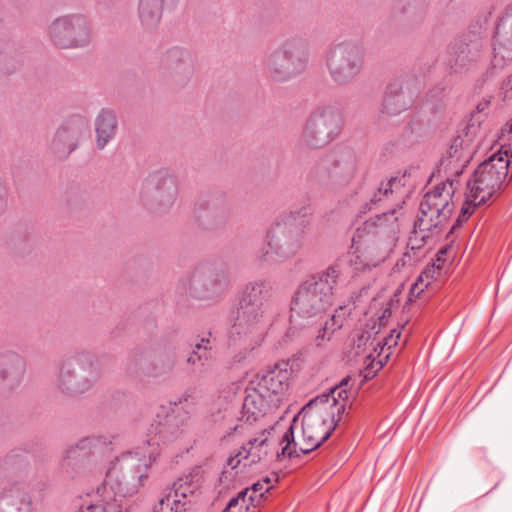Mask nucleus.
<instances>
[{"label": "nucleus", "mask_w": 512, "mask_h": 512, "mask_svg": "<svg viewBox=\"0 0 512 512\" xmlns=\"http://www.w3.org/2000/svg\"><path fill=\"white\" fill-rule=\"evenodd\" d=\"M271 481H272V479H271L270 477H268V476H265V477H263V478L260 480V482H263V485H264V486H272V485H271Z\"/></svg>", "instance_id": "52"}, {"label": "nucleus", "mask_w": 512, "mask_h": 512, "mask_svg": "<svg viewBox=\"0 0 512 512\" xmlns=\"http://www.w3.org/2000/svg\"><path fill=\"white\" fill-rule=\"evenodd\" d=\"M400 184V180L396 177L389 179L387 182H381L380 185L374 190L363 207L362 212L371 211L378 207V205L385 199H389L393 195L396 186Z\"/></svg>", "instance_id": "35"}, {"label": "nucleus", "mask_w": 512, "mask_h": 512, "mask_svg": "<svg viewBox=\"0 0 512 512\" xmlns=\"http://www.w3.org/2000/svg\"><path fill=\"white\" fill-rule=\"evenodd\" d=\"M419 90L420 84L415 77L395 79L386 88L381 112L392 116L407 110L412 105Z\"/></svg>", "instance_id": "17"}, {"label": "nucleus", "mask_w": 512, "mask_h": 512, "mask_svg": "<svg viewBox=\"0 0 512 512\" xmlns=\"http://www.w3.org/2000/svg\"><path fill=\"white\" fill-rule=\"evenodd\" d=\"M507 152L493 154L482 162L467 182L468 199L474 206L485 205L499 195L509 173Z\"/></svg>", "instance_id": "9"}, {"label": "nucleus", "mask_w": 512, "mask_h": 512, "mask_svg": "<svg viewBox=\"0 0 512 512\" xmlns=\"http://www.w3.org/2000/svg\"><path fill=\"white\" fill-rule=\"evenodd\" d=\"M454 182L447 180L428 191L420 202L419 215L414 227L420 232H430L446 222L454 209L451 198Z\"/></svg>", "instance_id": "12"}, {"label": "nucleus", "mask_w": 512, "mask_h": 512, "mask_svg": "<svg viewBox=\"0 0 512 512\" xmlns=\"http://www.w3.org/2000/svg\"><path fill=\"white\" fill-rule=\"evenodd\" d=\"M308 225L305 214L292 211L268 230L265 245L256 252L260 262L283 261L293 257L301 248Z\"/></svg>", "instance_id": "5"}, {"label": "nucleus", "mask_w": 512, "mask_h": 512, "mask_svg": "<svg viewBox=\"0 0 512 512\" xmlns=\"http://www.w3.org/2000/svg\"><path fill=\"white\" fill-rule=\"evenodd\" d=\"M188 420V411L178 405L165 415L157 414L146 433L145 443L150 450L129 451L111 461L102 486L87 494L84 512H126L122 500L143 486L147 469L156 459L155 447L177 440Z\"/></svg>", "instance_id": "2"}, {"label": "nucleus", "mask_w": 512, "mask_h": 512, "mask_svg": "<svg viewBox=\"0 0 512 512\" xmlns=\"http://www.w3.org/2000/svg\"><path fill=\"white\" fill-rule=\"evenodd\" d=\"M349 381V377L343 378L328 393L315 397L301 409L293 422L302 416V442L295 441L294 426L291 425L283 434L282 442L286 444L281 449V455L292 458L308 454L330 437L345 412L349 400Z\"/></svg>", "instance_id": "3"}, {"label": "nucleus", "mask_w": 512, "mask_h": 512, "mask_svg": "<svg viewBox=\"0 0 512 512\" xmlns=\"http://www.w3.org/2000/svg\"><path fill=\"white\" fill-rule=\"evenodd\" d=\"M89 501V498L88 496L86 495V497L83 499V498H80L76 503H75V507L78 509V511L76 512H84L86 511V502Z\"/></svg>", "instance_id": "48"}, {"label": "nucleus", "mask_w": 512, "mask_h": 512, "mask_svg": "<svg viewBox=\"0 0 512 512\" xmlns=\"http://www.w3.org/2000/svg\"><path fill=\"white\" fill-rule=\"evenodd\" d=\"M418 286H419V283H418V282H416V283L413 285V287H412V292H415V291H416V289H418Z\"/></svg>", "instance_id": "54"}, {"label": "nucleus", "mask_w": 512, "mask_h": 512, "mask_svg": "<svg viewBox=\"0 0 512 512\" xmlns=\"http://www.w3.org/2000/svg\"><path fill=\"white\" fill-rule=\"evenodd\" d=\"M512 59V5L499 20L494 36L491 66L502 68Z\"/></svg>", "instance_id": "21"}, {"label": "nucleus", "mask_w": 512, "mask_h": 512, "mask_svg": "<svg viewBox=\"0 0 512 512\" xmlns=\"http://www.w3.org/2000/svg\"><path fill=\"white\" fill-rule=\"evenodd\" d=\"M207 361V356L200 354V350H197L196 346L193 345L190 355L187 357L186 362L189 365L195 366L198 362Z\"/></svg>", "instance_id": "43"}, {"label": "nucleus", "mask_w": 512, "mask_h": 512, "mask_svg": "<svg viewBox=\"0 0 512 512\" xmlns=\"http://www.w3.org/2000/svg\"><path fill=\"white\" fill-rule=\"evenodd\" d=\"M171 506H173V497L172 492H169L159 500L153 512H173L170 511Z\"/></svg>", "instance_id": "40"}, {"label": "nucleus", "mask_w": 512, "mask_h": 512, "mask_svg": "<svg viewBox=\"0 0 512 512\" xmlns=\"http://www.w3.org/2000/svg\"><path fill=\"white\" fill-rule=\"evenodd\" d=\"M363 48L353 42H341L328 49L325 65L331 80L338 86L352 83L364 67Z\"/></svg>", "instance_id": "11"}, {"label": "nucleus", "mask_w": 512, "mask_h": 512, "mask_svg": "<svg viewBox=\"0 0 512 512\" xmlns=\"http://www.w3.org/2000/svg\"><path fill=\"white\" fill-rule=\"evenodd\" d=\"M272 486H264L263 482L257 481L250 487L242 490L246 492L245 502L239 503V512H258V507L261 506L265 494L270 491Z\"/></svg>", "instance_id": "34"}, {"label": "nucleus", "mask_w": 512, "mask_h": 512, "mask_svg": "<svg viewBox=\"0 0 512 512\" xmlns=\"http://www.w3.org/2000/svg\"><path fill=\"white\" fill-rule=\"evenodd\" d=\"M102 376L95 356L85 350L75 352L64 358L58 365L54 387L68 398H77L98 383Z\"/></svg>", "instance_id": "6"}, {"label": "nucleus", "mask_w": 512, "mask_h": 512, "mask_svg": "<svg viewBox=\"0 0 512 512\" xmlns=\"http://www.w3.org/2000/svg\"><path fill=\"white\" fill-rule=\"evenodd\" d=\"M161 70L165 77L170 78L177 86L185 85L193 73V61L188 50L173 47L161 58Z\"/></svg>", "instance_id": "20"}, {"label": "nucleus", "mask_w": 512, "mask_h": 512, "mask_svg": "<svg viewBox=\"0 0 512 512\" xmlns=\"http://www.w3.org/2000/svg\"><path fill=\"white\" fill-rule=\"evenodd\" d=\"M31 492L15 482L5 486L0 492V512H34Z\"/></svg>", "instance_id": "24"}, {"label": "nucleus", "mask_w": 512, "mask_h": 512, "mask_svg": "<svg viewBox=\"0 0 512 512\" xmlns=\"http://www.w3.org/2000/svg\"><path fill=\"white\" fill-rule=\"evenodd\" d=\"M401 337V332L397 329H393L391 333L384 338V346H387L388 349L397 346L398 340Z\"/></svg>", "instance_id": "44"}, {"label": "nucleus", "mask_w": 512, "mask_h": 512, "mask_svg": "<svg viewBox=\"0 0 512 512\" xmlns=\"http://www.w3.org/2000/svg\"><path fill=\"white\" fill-rule=\"evenodd\" d=\"M211 351L212 350H204V349H201L200 350V354H204L205 356H207V361L210 359L211 357Z\"/></svg>", "instance_id": "53"}, {"label": "nucleus", "mask_w": 512, "mask_h": 512, "mask_svg": "<svg viewBox=\"0 0 512 512\" xmlns=\"http://www.w3.org/2000/svg\"><path fill=\"white\" fill-rule=\"evenodd\" d=\"M475 207L476 206H474V204L468 199V194H467L466 201L461 208V212H460L459 216H461L463 219L467 220L469 218V216L472 215Z\"/></svg>", "instance_id": "45"}, {"label": "nucleus", "mask_w": 512, "mask_h": 512, "mask_svg": "<svg viewBox=\"0 0 512 512\" xmlns=\"http://www.w3.org/2000/svg\"><path fill=\"white\" fill-rule=\"evenodd\" d=\"M273 286L268 279L259 278L246 283L238 296L236 316L231 336L246 337L258 345L266 327L265 314L272 297Z\"/></svg>", "instance_id": "4"}, {"label": "nucleus", "mask_w": 512, "mask_h": 512, "mask_svg": "<svg viewBox=\"0 0 512 512\" xmlns=\"http://www.w3.org/2000/svg\"><path fill=\"white\" fill-rule=\"evenodd\" d=\"M51 43L59 49H81L92 41L88 19L80 13H71L55 18L47 28Z\"/></svg>", "instance_id": "13"}, {"label": "nucleus", "mask_w": 512, "mask_h": 512, "mask_svg": "<svg viewBox=\"0 0 512 512\" xmlns=\"http://www.w3.org/2000/svg\"><path fill=\"white\" fill-rule=\"evenodd\" d=\"M247 355H248L247 349H243V350L238 351L231 358L230 365L233 366L235 364H239V363L243 362L247 358Z\"/></svg>", "instance_id": "46"}, {"label": "nucleus", "mask_w": 512, "mask_h": 512, "mask_svg": "<svg viewBox=\"0 0 512 512\" xmlns=\"http://www.w3.org/2000/svg\"><path fill=\"white\" fill-rule=\"evenodd\" d=\"M368 289L369 287L368 286H364L360 289V292H359V295L356 297V300H358L360 297L364 296V295H367L368 293Z\"/></svg>", "instance_id": "51"}, {"label": "nucleus", "mask_w": 512, "mask_h": 512, "mask_svg": "<svg viewBox=\"0 0 512 512\" xmlns=\"http://www.w3.org/2000/svg\"><path fill=\"white\" fill-rule=\"evenodd\" d=\"M461 145H462V139L459 137L455 138L449 148V151H448L449 156L455 157L456 153L458 151V148L461 147Z\"/></svg>", "instance_id": "47"}, {"label": "nucleus", "mask_w": 512, "mask_h": 512, "mask_svg": "<svg viewBox=\"0 0 512 512\" xmlns=\"http://www.w3.org/2000/svg\"><path fill=\"white\" fill-rule=\"evenodd\" d=\"M484 41L476 33H467L459 37L449 48L448 64L454 73L472 69L481 59Z\"/></svg>", "instance_id": "16"}, {"label": "nucleus", "mask_w": 512, "mask_h": 512, "mask_svg": "<svg viewBox=\"0 0 512 512\" xmlns=\"http://www.w3.org/2000/svg\"><path fill=\"white\" fill-rule=\"evenodd\" d=\"M503 88L506 89V90H511L512 89V75H510L507 78V80L504 81Z\"/></svg>", "instance_id": "49"}, {"label": "nucleus", "mask_w": 512, "mask_h": 512, "mask_svg": "<svg viewBox=\"0 0 512 512\" xmlns=\"http://www.w3.org/2000/svg\"><path fill=\"white\" fill-rule=\"evenodd\" d=\"M404 201L394 208L369 218L358 226L352 236L354 252L336 259L325 270L310 276L298 288L291 306L290 327L286 336L293 339L302 330L314 335L318 323L331 306L334 288L341 279L345 267L363 269L364 264L356 252L363 250L373 260V266L385 261L395 246L397 234L406 220Z\"/></svg>", "instance_id": "1"}, {"label": "nucleus", "mask_w": 512, "mask_h": 512, "mask_svg": "<svg viewBox=\"0 0 512 512\" xmlns=\"http://www.w3.org/2000/svg\"><path fill=\"white\" fill-rule=\"evenodd\" d=\"M291 372L288 363L282 362L272 368L258 373L250 383L260 390L266 397L271 398L280 405L289 388Z\"/></svg>", "instance_id": "18"}, {"label": "nucleus", "mask_w": 512, "mask_h": 512, "mask_svg": "<svg viewBox=\"0 0 512 512\" xmlns=\"http://www.w3.org/2000/svg\"><path fill=\"white\" fill-rule=\"evenodd\" d=\"M108 443L107 438L103 436H88L80 439L76 444L65 450L60 462L61 470L70 477H74L77 468Z\"/></svg>", "instance_id": "19"}, {"label": "nucleus", "mask_w": 512, "mask_h": 512, "mask_svg": "<svg viewBox=\"0 0 512 512\" xmlns=\"http://www.w3.org/2000/svg\"><path fill=\"white\" fill-rule=\"evenodd\" d=\"M175 366V358L171 355L153 358L151 356L147 378L167 379L172 374Z\"/></svg>", "instance_id": "36"}, {"label": "nucleus", "mask_w": 512, "mask_h": 512, "mask_svg": "<svg viewBox=\"0 0 512 512\" xmlns=\"http://www.w3.org/2000/svg\"><path fill=\"white\" fill-rule=\"evenodd\" d=\"M199 219H203L210 228L223 227L231 216V208L225 201L218 199L199 200L195 204Z\"/></svg>", "instance_id": "28"}, {"label": "nucleus", "mask_w": 512, "mask_h": 512, "mask_svg": "<svg viewBox=\"0 0 512 512\" xmlns=\"http://www.w3.org/2000/svg\"><path fill=\"white\" fill-rule=\"evenodd\" d=\"M263 436L264 433L261 437L250 439L235 455L228 458L227 466L235 469L240 464H243V467L246 468L264 460L268 455L270 442L267 437Z\"/></svg>", "instance_id": "25"}, {"label": "nucleus", "mask_w": 512, "mask_h": 512, "mask_svg": "<svg viewBox=\"0 0 512 512\" xmlns=\"http://www.w3.org/2000/svg\"><path fill=\"white\" fill-rule=\"evenodd\" d=\"M343 118L333 105L318 106L306 118L300 143L309 149H319L332 142L341 132Z\"/></svg>", "instance_id": "10"}, {"label": "nucleus", "mask_w": 512, "mask_h": 512, "mask_svg": "<svg viewBox=\"0 0 512 512\" xmlns=\"http://www.w3.org/2000/svg\"><path fill=\"white\" fill-rule=\"evenodd\" d=\"M350 313L351 309L346 305H342L335 309L334 313L329 317L325 315L318 323L314 335H312L316 346L322 347L326 342H329L333 334L343 327Z\"/></svg>", "instance_id": "30"}, {"label": "nucleus", "mask_w": 512, "mask_h": 512, "mask_svg": "<svg viewBox=\"0 0 512 512\" xmlns=\"http://www.w3.org/2000/svg\"><path fill=\"white\" fill-rule=\"evenodd\" d=\"M245 495L246 492H239L236 497L231 498L223 512H239V503L245 502Z\"/></svg>", "instance_id": "41"}, {"label": "nucleus", "mask_w": 512, "mask_h": 512, "mask_svg": "<svg viewBox=\"0 0 512 512\" xmlns=\"http://www.w3.org/2000/svg\"><path fill=\"white\" fill-rule=\"evenodd\" d=\"M358 171V157L349 147H338L322 155L311 167L307 179L325 191L348 186Z\"/></svg>", "instance_id": "7"}, {"label": "nucleus", "mask_w": 512, "mask_h": 512, "mask_svg": "<svg viewBox=\"0 0 512 512\" xmlns=\"http://www.w3.org/2000/svg\"><path fill=\"white\" fill-rule=\"evenodd\" d=\"M200 479L199 472L195 471L174 482L172 489L169 491L172 492L173 497V506H171L170 511L181 512L186 510L185 505L191 502L189 498L193 497L200 488Z\"/></svg>", "instance_id": "29"}, {"label": "nucleus", "mask_w": 512, "mask_h": 512, "mask_svg": "<svg viewBox=\"0 0 512 512\" xmlns=\"http://www.w3.org/2000/svg\"><path fill=\"white\" fill-rule=\"evenodd\" d=\"M429 237V232H420L414 227L413 236L409 238L408 250L404 253L403 262L412 265L422 257L421 249L425 238Z\"/></svg>", "instance_id": "37"}, {"label": "nucleus", "mask_w": 512, "mask_h": 512, "mask_svg": "<svg viewBox=\"0 0 512 512\" xmlns=\"http://www.w3.org/2000/svg\"><path fill=\"white\" fill-rule=\"evenodd\" d=\"M178 0H139L138 15L144 29L153 30L160 23L164 6L172 7Z\"/></svg>", "instance_id": "31"}, {"label": "nucleus", "mask_w": 512, "mask_h": 512, "mask_svg": "<svg viewBox=\"0 0 512 512\" xmlns=\"http://www.w3.org/2000/svg\"><path fill=\"white\" fill-rule=\"evenodd\" d=\"M427 8V0H396L393 15L404 28L415 29L424 22Z\"/></svg>", "instance_id": "27"}, {"label": "nucleus", "mask_w": 512, "mask_h": 512, "mask_svg": "<svg viewBox=\"0 0 512 512\" xmlns=\"http://www.w3.org/2000/svg\"><path fill=\"white\" fill-rule=\"evenodd\" d=\"M229 269L225 264L201 266L183 281L192 296L208 299L220 295L229 286Z\"/></svg>", "instance_id": "15"}, {"label": "nucleus", "mask_w": 512, "mask_h": 512, "mask_svg": "<svg viewBox=\"0 0 512 512\" xmlns=\"http://www.w3.org/2000/svg\"><path fill=\"white\" fill-rule=\"evenodd\" d=\"M467 221L466 219H463L461 216H458V218L456 219V222L455 224L452 226V229L451 230H454L456 229L457 227H460L462 226V224Z\"/></svg>", "instance_id": "50"}, {"label": "nucleus", "mask_w": 512, "mask_h": 512, "mask_svg": "<svg viewBox=\"0 0 512 512\" xmlns=\"http://www.w3.org/2000/svg\"><path fill=\"white\" fill-rule=\"evenodd\" d=\"M270 400L271 398L266 397L260 390L249 383L242 406L241 420L252 424L266 415L268 411L279 406Z\"/></svg>", "instance_id": "26"}, {"label": "nucleus", "mask_w": 512, "mask_h": 512, "mask_svg": "<svg viewBox=\"0 0 512 512\" xmlns=\"http://www.w3.org/2000/svg\"><path fill=\"white\" fill-rule=\"evenodd\" d=\"M151 356L152 351L149 349L133 351L125 363V372L134 378L147 377Z\"/></svg>", "instance_id": "33"}, {"label": "nucleus", "mask_w": 512, "mask_h": 512, "mask_svg": "<svg viewBox=\"0 0 512 512\" xmlns=\"http://www.w3.org/2000/svg\"><path fill=\"white\" fill-rule=\"evenodd\" d=\"M81 127L79 120L63 123L54 133L49 151L59 159H66L78 146Z\"/></svg>", "instance_id": "23"}, {"label": "nucleus", "mask_w": 512, "mask_h": 512, "mask_svg": "<svg viewBox=\"0 0 512 512\" xmlns=\"http://www.w3.org/2000/svg\"><path fill=\"white\" fill-rule=\"evenodd\" d=\"M309 61V46L300 37H291L266 55L263 67L275 82H288L301 75Z\"/></svg>", "instance_id": "8"}, {"label": "nucleus", "mask_w": 512, "mask_h": 512, "mask_svg": "<svg viewBox=\"0 0 512 512\" xmlns=\"http://www.w3.org/2000/svg\"><path fill=\"white\" fill-rule=\"evenodd\" d=\"M26 373V360L16 351L0 353V387L13 390L22 383Z\"/></svg>", "instance_id": "22"}, {"label": "nucleus", "mask_w": 512, "mask_h": 512, "mask_svg": "<svg viewBox=\"0 0 512 512\" xmlns=\"http://www.w3.org/2000/svg\"><path fill=\"white\" fill-rule=\"evenodd\" d=\"M3 461L5 466L11 467L14 470L22 471L28 467L27 459L16 451H12L6 455Z\"/></svg>", "instance_id": "38"}, {"label": "nucleus", "mask_w": 512, "mask_h": 512, "mask_svg": "<svg viewBox=\"0 0 512 512\" xmlns=\"http://www.w3.org/2000/svg\"><path fill=\"white\" fill-rule=\"evenodd\" d=\"M118 130L116 113L111 109H102L95 119L96 147L102 150L114 139Z\"/></svg>", "instance_id": "32"}, {"label": "nucleus", "mask_w": 512, "mask_h": 512, "mask_svg": "<svg viewBox=\"0 0 512 512\" xmlns=\"http://www.w3.org/2000/svg\"><path fill=\"white\" fill-rule=\"evenodd\" d=\"M197 350H213L215 347V339L211 338V333L208 335L202 336L198 341L194 344Z\"/></svg>", "instance_id": "42"}, {"label": "nucleus", "mask_w": 512, "mask_h": 512, "mask_svg": "<svg viewBox=\"0 0 512 512\" xmlns=\"http://www.w3.org/2000/svg\"><path fill=\"white\" fill-rule=\"evenodd\" d=\"M49 488L48 479L43 477L35 480H31V491L37 495L38 499H42Z\"/></svg>", "instance_id": "39"}, {"label": "nucleus", "mask_w": 512, "mask_h": 512, "mask_svg": "<svg viewBox=\"0 0 512 512\" xmlns=\"http://www.w3.org/2000/svg\"><path fill=\"white\" fill-rule=\"evenodd\" d=\"M178 192L176 175L170 170L163 169L149 175L141 197L149 209L156 213H165L175 204Z\"/></svg>", "instance_id": "14"}]
</instances>
